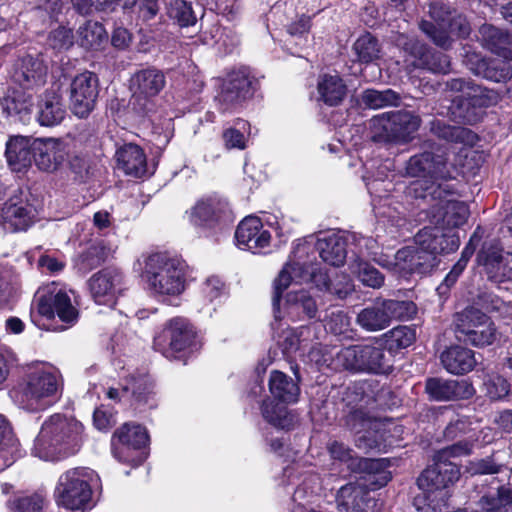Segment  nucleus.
Returning a JSON list of instances; mask_svg holds the SVG:
<instances>
[{"label": "nucleus", "instance_id": "680f3d73", "mask_svg": "<svg viewBox=\"0 0 512 512\" xmlns=\"http://www.w3.org/2000/svg\"><path fill=\"white\" fill-rule=\"evenodd\" d=\"M32 103L24 95L8 96L4 99L3 108L8 115L29 114Z\"/></svg>", "mask_w": 512, "mask_h": 512}, {"label": "nucleus", "instance_id": "4be33fe9", "mask_svg": "<svg viewBox=\"0 0 512 512\" xmlns=\"http://www.w3.org/2000/svg\"><path fill=\"white\" fill-rule=\"evenodd\" d=\"M253 78L247 68H240L229 74L218 96L220 110L225 113L237 108L251 96Z\"/></svg>", "mask_w": 512, "mask_h": 512}, {"label": "nucleus", "instance_id": "2f4dec72", "mask_svg": "<svg viewBox=\"0 0 512 512\" xmlns=\"http://www.w3.org/2000/svg\"><path fill=\"white\" fill-rule=\"evenodd\" d=\"M47 67L38 56L26 55L14 67L13 79L24 89H33L45 83Z\"/></svg>", "mask_w": 512, "mask_h": 512}, {"label": "nucleus", "instance_id": "13d9d810", "mask_svg": "<svg viewBox=\"0 0 512 512\" xmlns=\"http://www.w3.org/2000/svg\"><path fill=\"white\" fill-rule=\"evenodd\" d=\"M484 389L486 396L491 400H500L509 394L510 384L503 376L494 374L487 376Z\"/></svg>", "mask_w": 512, "mask_h": 512}, {"label": "nucleus", "instance_id": "7c9ffc66", "mask_svg": "<svg viewBox=\"0 0 512 512\" xmlns=\"http://www.w3.org/2000/svg\"><path fill=\"white\" fill-rule=\"evenodd\" d=\"M235 238L239 247L256 253L269 246L271 234L258 217L248 216L239 223Z\"/></svg>", "mask_w": 512, "mask_h": 512}, {"label": "nucleus", "instance_id": "864d4df0", "mask_svg": "<svg viewBox=\"0 0 512 512\" xmlns=\"http://www.w3.org/2000/svg\"><path fill=\"white\" fill-rule=\"evenodd\" d=\"M389 350L403 349L413 344L416 339L415 329L398 326L383 335Z\"/></svg>", "mask_w": 512, "mask_h": 512}, {"label": "nucleus", "instance_id": "39448f33", "mask_svg": "<svg viewBox=\"0 0 512 512\" xmlns=\"http://www.w3.org/2000/svg\"><path fill=\"white\" fill-rule=\"evenodd\" d=\"M186 263L168 253H154L145 258L143 276L158 297H176L186 288Z\"/></svg>", "mask_w": 512, "mask_h": 512}, {"label": "nucleus", "instance_id": "423d86ee", "mask_svg": "<svg viewBox=\"0 0 512 512\" xmlns=\"http://www.w3.org/2000/svg\"><path fill=\"white\" fill-rule=\"evenodd\" d=\"M268 385L271 395L280 403L270 399L265 400L261 406L263 418L277 428H292L295 419L286 405L298 401L300 395L298 383L285 373L274 370L270 374Z\"/></svg>", "mask_w": 512, "mask_h": 512}, {"label": "nucleus", "instance_id": "338daca9", "mask_svg": "<svg viewBox=\"0 0 512 512\" xmlns=\"http://www.w3.org/2000/svg\"><path fill=\"white\" fill-rule=\"evenodd\" d=\"M310 29V17L302 15L297 21L291 23L287 31L292 38L299 39L296 45L303 46L307 42Z\"/></svg>", "mask_w": 512, "mask_h": 512}, {"label": "nucleus", "instance_id": "9b49d317", "mask_svg": "<svg viewBox=\"0 0 512 512\" xmlns=\"http://www.w3.org/2000/svg\"><path fill=\"white\" fill-rule=\"evenodd\" d=\"M420 125V117L410 111L383 113L372 120V139L383 143H407Z\"/></svg>", "mask_w": 512, "mask_h": 512}, {"label": "nucleus", "instance_id": "37998d69", "mask_svg": "<svg viewBox=\"0 0 512 512\" xmlns=\"http://www.w3.org/2000/svg\"><path fill=\"white\" fill-rule=\"evenodd\" d=\"M320 98L330 106L338 105L346 95V85L339 75H323L318 82Z\"/></svg>", "mask_w": 512, "mask_h": 512}, {"label": "nucleus", "instance_id": "2eb2a0df", "mask_svg": "<svg viewBox=\"0 0 512 512\" xmlns=\"http://www.w3.org/2000/svg\"><path fill=\"white\" fill-rule=\"evenodd\" d=\"M460 470L456 464L442 459L436 454L435 462L427 467L417 479L418 487L427 494V498L434 501L432 495L441 494L443 500L448 496L446 489L459 480Z\"/></svg>", "mask_w": 512, "mask_h": 512}, {"label": "nucleus", "instance_id": "cd10ccee", "mask_svg": "<svg viewBox=\"0 0 512 512\" xmlns=\"http://www.w3.org/2000/svg\"><path fill=\"white\" fill-rule=\"evenodd\" d=\"M35 165L42 171H56L68 157L66 144L55 138L36 139L32 143Z\"/></svg>", "mask_w": 512, "mask_h": 512}, {"label": "nucleus", "instance_id": "a878e982", "mask_svg": "<svg viewBox=\"0 0 512 512\" xmlns=\"http://www.w3.org/2000/svg\"><path fill=\"white\" fill-rule=\"evenodd\" d=\"M35 219V208L18 195L10 197L0 208V224L12 232L27 230Z\"/></svg>", "mask_w": 512, "mask_h": 512}, {"label": "nucleus", "instance_id": "b1692460", "mask_svg": "<svg viewBox=\"0 0 512 512\" xmlns=\"http://www.w3.org/2000/svg\"><path fill=\"white\" fill-rule=\"evenodd\" d=\"M380 471L368 472V479L364 484L348 483L342 486L336 496L337 509L340 512H366L371 501L367 486L372 490L380 488L375 487L369 480L376 481Z\"/></svg>", "mask_w": 512, "mask_h": 512}, {"label": "nucleus", "instance_id": "c03bdc74", "mask_svg": "<svg viewBox=\"0 0 512 512\" xmlns=\"http://www.w3.org/2000/svg\"><path fill=\"white\" fill-rule=\"evenodd\" d=\"M124 392L131 391L135 404L137 406L148 405L154 407L156 405L153 392V382L146 375L132 377L123 389Z\"/></svg>", "mask_w": 512, "mask_h": 512}, {"label": "nucleus", "instance_id": "e2e57ef3", "mask_svg": "<svg viewBox=\"0 0 512 512\" xmlns=\"http://www.w3.org/2000/svg\"><path fill=\"white\" fill-rule=\"evenodd\" d=\"M71 172L74 174L75 179L85 181L89 175L90 165L86 156L82 154H74L66 158Z\"/></svg>", "mask_w": 512, "mask_h": 512}, {"label": "nucleus", "instance_id": "c9c22d12", "mask_svg": "<svg viewBox=\"0 0 512 512\" xmlns=\"http://www.w3.org/2000/svg\"><path fill=\"white\" fill-rule=\"evenodd\" d=\"M315 248L321 259L331 266L343 265L347 257L345 239L333 232L320 234Z\"/></svg>", "mask_w": 512, "mask_h": 512}, {"label": "nucleus", "instance_id": "c85d7f7f", "mask_svg": "<svg viewBox=\"0 0 512 512\" xmlns=\"http://www.w3.org/2000/svg\"><path fill=\"white\" fill-rule=\"evenodd\" d=\"M511 60L483 58L476 52L467 51L464 64L475 75L494 82H505L512 77Z\"/></svg>", "mask_w": 512, "mask_h": 512}, {"label": "nucleus", "instance_id": "dca6fc26", "mask_svg": "<svg viewBox=\"0 0 512 512\" xmlns=\"http://www.w3.org/2000/svg\"><path fill=\"white\" fill-rule=\"evenodd\" d=\"M195 332L183 318H173L164 326L163 330L154 338V349L166 358L177 357V353L191 346Z\"/></svg>", "mask_w": 512, "mask_h": 512}, {"label": "nucleus", "instance_id": "a211bd4d", "mask_svg": "<svg viewBox=\"0 0 512 512\" xmlns=\"http://www.w3.org/2000/svg\"><path fill=\"white\" fill-rule=\"evenodd\" d=\"M37 310L40 315L47 319H53L55 315L65 323L54 330H65L74 325L78 319V311L72 305L67 292L62 289L53 288L39 296Z\"/></svg>", "mask_w": 512, "mask_h": 512}, {"label": "nucleus", "instance_id": "5fc2aeb1", "mask_svg": "<svg viewBox=\"0 0 512 512\" xmlns=\"http://www.w3.org/2000/svg\"><path fill=\"white\" fill-rule=\"evenodd\" d=\"M479 303L488 312L500 318H512V302L504 301L493 293H482L479 295Z\"/></svg>", "mask_w": 512, "mask_h": 512}, {"label": "nucleus", "instance_id": "f03ea898", "mask_svg": "<svg viewBox=\"0 0 512 512\" xmlns=\"http://www.w3.org/2000/svg\"><path fill=\"white\" fill-rule=\"evenodd\" d=\"M83 438L84 427L81 422L55 413L42 423L31 453L43 461H61L80 450Z\"/></svg>", "mask_w": 512, "mask_h": 512}, {"label": "nucleus", "instance_id": "72a5a7b5", "mask_svg": "<svg viewBox=\"0 0 512 512\" xmlns=\"http://www.w3.org/2000/svg\"><path fill=\"white\" fill-rule=\"evenodd\" d=\"M329 452L334 459L343 462L352 461V465L357 463L358 468L370 473L381 470L376 481L369 480L371 484H375V487H383L391 480L390 472L384 469L383 460L354 458L352 455L353 451L343 443L337 441L329 445Z\"/></svg>", "mask_w": 512, "mask_h": 512}, {"label": "nucleus", "instance_id": "052dcab7", "mask_svg": "<svg viewBox=\"0 0 512 512\" xmlns=\"http://www.w3.org/2000/svg\"><path fill=\"white\" fill-rule=\"evenodd\" d=\"M73 39V33L70 29L59 27L49 34L48 45L54 50L63 51L73 45Z\"/></svg>", "mask_w": 512, "mask_h": 512}, {"label": "nucleus", "instance_id": "a19ab883", "mask_svg": "<svg viewBox=\"0 0 512 512\" xmlns=\"http://www.w3.org/2000/svg\"><path fill=\"white\" fill-rule=\"evenodd\" d=\"M32 144L22 136L11 137L6 144L5 155L10 166L21 170L31 163Z\"/></svg>", "mask_w": 512, "mask_h": 512}, {"label": "nucleus", "instance_id": "aec40b11", "mask_svg": "<svg viewBox=\"0 0 512 512\" xmlns=\"http://www.w3.org/2000/svg\"><path fill=\"white\" fill-rule=\"evenodd\" d=\"M98 96V78L85 71L76 75L70 85V105L72 112L79 118L87 117L95 107Z\"/></svg>", "mask_w": 512, "mask_h": 512}, {"label": "nucleus", "instance_id": "ddd939ff", "mask_svg": "<svg viewBox=\"0 0 512 512\" xmlns=\"http://www.w3.org/2000/svg\"><path fill=\"white\" fill-rule=\"evenodd\" d=\"M448 90L460 93L459 117L464 122L473 123L477 120L476 108H484L496 105L500 95L493 89H488L476 84L470 79L453 78L446 82Z\"/></svg>", "mask_w": 512, "mask_h": 512}, {"label": "nucleus", "instance_id": "4468645a", "mask_svg": "<svg viewBox=\"0 0 512 512\" xmlns=\"http://www.w3.org/2000/svg\"><path fill=\"white\" fill-rule=\"evenodd\" d=\"M337 362L347 370L367 371L376 374H386L391 371L390 356L379 345H353L341 349L336 354Z\"/></svg>", "mask_w": 512, "mask_h": 512}, {"label": "nucleus", "instance_id": "8fccbe9b", "mask_svg": "<svg viewBox=\"0 0 512 512\" xmlns=\"http://www.w3.org/2000/svg\"><path fill=\"white\" fill-rule=\"evenodd\" d=\"M47 504V495L37 491L29 495L15 497L10 501V512H42Z\"/></svg>", "mask_w": 512, "mask_h": 512}, {"label": "nucleus", "instance_id": "4d7b16f0", "mask_svg": "<svg viewBox=\"0 0 512 512\" xmlns=\"http://www.w3.org/2000/svg\"><path fill=\"white\" fill-rule=\"evenodd\" d=\"M387 170V165L380 167L377 176L371 181L364 177V180L367 181V189L372 196V205L374 209L377 207V205H381V200L386 198L388 196V192L390 191L388 186H391V183L385 185L383 189L381 188L385 182V179L388 178V174L385 173Z\"/></svg>", "mask_w": 512, "mask_h": 512}, {"label": "nucleus", "instance_id": "774afa93", "mask_svg": "<svg viewBox=\"0 0 512 512\" xmlns=\"http://www.w3.org/2000/svg\"><path fill=\"white\" fill-rule=\"evenodd\" d=\"M93 422L97 429L107 430L114 425L115 419L110 409L101 406L94 411Z\"/></svg>", "mask_w": 512, "mask_h": 512}, {"label": "nucleus", "instance_id": "0e129e2a", "mask_svg": "<svg viewBox=\"0 0 512 512\" xmlns=\"http://www.w3.org/2000/svg\"><path fill=\"white\" fill-rule=\"evenodd\" d=\"M201 294L205 301L213 303L224 294V284L218 277H209L201 286Z\"/></svg>", "mask_w": 512, "mask_h": 512}, {"label": "nucleus", "instance_id": "e433bc0d", "mask_svg": "<svg viewBox=\"0 0 512 512\" xmlns=\"http://www.w3.org/2000/svg\"><path fill=\"white\" fill-rule=\"evenodd\" d=\"M443 367L451 374L463 375L476 366L475 352L469 348L455 345L441 353Z\"/></svg>", "mask_w": 512, "mask_h": 512}, {"label": "nucleus", "instance_id": "f3484780", "mask_svg": "<svg viewBox=\"0 0 512 512\" xmlns=\"http://www.w3.org/2000/svg\"><path fill=\"white\" fill-rule=\"evenodd\" d=\"M88 286L95 303L110 308L126 290L124 275L116 268H105L95 273L90 277Z\"/></svg>", "mask_w": 512, "mask_h": 512}, {"label": "nucleus", "instance_id": "6e6552de", "mask_svg": "<svg viewBox=\"0 0 512 512\" xmlns=\"http://www.w3.org/2000/svg\"><path fill=\"white\" fill-rule=\"evenodd\" d=\"M92 471L72 468L62 473L54 489L58 506L71 511H85L92 507V489L89 484Z\"/></svg>", "mask_w": 512, "mask_h": 512}, {"label": "nucleus", "instance_id": "69168bd1", "mask_svg": "<svg viewBox=\"0 0 512 512\" xmlns=\"http://www.w3.org/2000/svg\"><path fill=\"white\" fill-rule=\"evenodd\" d=\"M470 437L462 441L448 446L437 453L444 460H448L449 457H460L471 454L473 449V440Z\"/></svg>", "mask_w": 512, "mask_h": 512}, {"label": "nucleus", "instance_id": "412c9836", "mask_svg": "<svg viewBox=\"0 0 512 512\" xmlns=\"http://www.w3.org/2000/svg\"><path fill=\"white\" fill-rule=\"evenodd\" d=\"M231 220L229 203L218 196L199 200L190 211L191 223L205 229H213Z\"/></svg>", "mask_w": 512, "mask_h": 512}, {"label": "nucleus", "instance_id": "de8ad7c7", "mask_svg": "<svg viewBox=\"0 0 512 512\" xmlns=\"http://www.w3.org/2000/svg\"><path fill=\"white\" fill-rule=\"evenodd\" d=\"M16 439L11 427L3 415H0V472L13 463Z\"/></svg>", "mask_w": 512, "mask_h": 512}, {"label": "nucleus", "instance_id": "9d476101", "mask_svg": "<svg viewBox=\"0 0 512 512\" xmlns=\"http://www.w3.org/2000/svg\"><path fill=\"white\" fill-rule=\"evenodd\" d=\"M415 313L416 306L411 301L377 300L361 309L355 321L366 332H378L389 327L392 320H408Z\"/></svg>", "mask_w": 512, "mask_h": 512}, {"label": "nucleus", "instance_id": "3c124183", "mask_svg": "<svg viewBox=\"0 0 512 512\" xmlns=\"http://www.w3.org/2000/svg\"><path fill=\"white\" fill-rule=\"evenodd\" d=\"M353 51L361 63H371L380 58V46L375 37L367 33L360 36L353 45Z\"/></svg>", "mask_w": 512, "mask_h": 512}, {"label": "nucleus", "instance_id": "f704fd0d", "mask_svg": "<svg viewBox=\"0 0 512 512\" xmlns=\"http://www.w3.org/2000/svg\"><path fill=\"white\" fill-rule=\"evenodd\" d=\"M405 49L415 58L416 67L433 73L445 74L450 71V60L447 55L434 51L417 40L407 42Z\"/></svg>", "mask_w": 512, "mask_h": 512}, {"label": "nucleus", "instance_id": "bb28decb", "mask_svg": "<svg viewBox=\"0 0 512 512\" xmlns=\"http://www.w3.org/2000/svg\"><path fill=\"white\" fill-rule=\"evenodd\" d=\"M149 436L145 427L139 424L126 423L117 429L112 438V451L121 462H131V450H139L147 445Z\"/></svg>", "mask_w": 512, "mask_h": 512}, {"label": "nucleus", "instance_id": "a18cd8bd", "mask_svg": "<svg viewBox=\"0 0 512 512\" xmlns=\"http://www.w3.org/2000/svg\"><path fill=\"white\" fill-rule=\"evenodd\" d=\"M107 37L104 26L97 21H87L78 29V43L85 49H98Z\"/></svg>", "mask_w": 512, "mask_h": 512}, {"label": "nucleus", "instance_id": "1a4fd4ad", "mask_svg": "<svg viewBox=\"0 0 512 512\" xmlns=\"http://www.w3.org/2000/svg\"><path fill=\"white\" fill-rule=\"evenodd\" d=\"M456 338L465 344L482 348L497 339V328L491 318L475 307H467L454 316Z\"/></svg>", "mask_w": 512, "mask_h": 512}, {"label": "nucleus", "instance_id": "5701e85b", "mask_svg": "<svg viewBox=\"0 0 512 512\" xmlns=\"http://www.w3.org/2000/svg\"><path fill=\"white\" fill-rule=\"evenodd\" d=\"M477 260L492 282L501 284L512 281V253L505 252L498 245H484L477 255Z\"/></svg>", "mask_w": 512, "mask_h": 512}, {"label": "nucleus", "instance_id": "393cba45", "mask_svg": "<svg viewBox=\"0 0 512 512\" xmlns=\"http://www.w3.org/2000/svg\"><path fill=\"white\" fill-rule=\"evenodd\" d=\"M367 383L356 384L347 389L344 401H346L349 411L346 415V425L359 433L370 422L368 408L372 407L376 401L371 396L366 395Z\"/></svg>", "mask_w": 512, "mask_h": 512}, {"label": "nucleus", "instance_id": "20e7f679", "mask_svg": "<svg viewBox=\"0 0 512 512\" xmlns=\"http://www.w3.org/2000/svg\"><path fill=\"white\" fill-rule=\"evenodd\" d=\"M414 190L418 191L419 188L423 190L418 194L419 197L426 199L437 200V203L432 205L428 215L431 228H440L443 233H454L459 236L455 230L463 226L470 215L468 205L453 198V192L450 185L446 182L431 183L429 186L424 187L423 181H416L414 183Z\"/></svg>", "mask_w": 512, "mask_h": 512}, {"label": "nucleus", "instance_id": "bf43d9fd", "mask_svg": "<svg viewBox=\"0 0 512 512\" xmlns=\"http://www.w3.org/2000/svg\"><path fill=\"white\" fill-rule=\"evenodd\" d=\"M327 327L335 335H346L351 331V319L344 311L338 310L330 313Z\"/></svg>", "mask_w": 512, "mask_h": 512}, {"label": "nucleus", "instance_id": "58836bf2", "mask_svg": "<svg viewBox=\"0 0 512 512\" xmlns=\"http://www.w3.org/2000/svg\"><path fill=\"white\" fill-rule=\"evenodd\" d=\"M479 39L482 45L492 53L505 60H512L510 36L501 29L490 24H484L479 28Z\"/></svg>", "mask_w": 512, "mask_h": 512}, {"label": "nucleus", "instance_id": "f8f14e48", "mask_svg": "<svg viewBox=\"0 0 512 512\" xmlns=\"http://www.w3.org/2000/svg\"><path fill=\"white\" fill-rule=\"evenodd\" d=\"M166 85L164 73L154 67L136 71L131 77L132 97L130 104L135 112L150 116L156 112V97Z\"/></svg>", "mask_w": 512, "mask_h": 512}, {"label": "nucleus", "instance_id": "79ce46f5", "mask_svg": "<svg viewBox=\"0 0 512 512\" xmlns=\"http://www.w3.org/2000/svg\"><path fill=\"white\" fill-rule=\"evenodd\" d=\"M430 131L438 138L453 143L473 145L476 140V135L470 129L451 126L441 120L432 121Z\"/></svg>", "mask_w": 512, "mask_h": 512}, {"label": "nucleus", "instance_id": "6ab92c4d", "mask_svg": "<svg viewBox=\"0 0 512 512\" xmlns=\"http://www.w3.org/2000/svg\"><path fill=\"white\" fill-rule=\"evenodd\" d=\"M431 151H424L421 154L412 156L406 166V173L412 177H429L434 181L432 183L445 182L449 175L447 169V158L444 150L437 148L434 153V147L429 145Z\"/></svg>", "mask_w": 512, "mask_h": 512}, {"label": "nucleus", "instance_id": "0eeeda50", "mask_svg": "<svg viewBox=\"0 0 512 512\" xmlns=\"http://www.w3.org/2000/svg\"><path fill=\"white\" fill-rule=\"evenodd\" d=\"M308 281H313L320 290H326L331 294H336L339 298H344L351 290L348 283L343 289H336L329 276L321 271L317 272V269L311 263L289 261L284 265L273 283L274 293L272 305L275 319H281L279 303L282 293L292 283L301 284Z\"/></svg>", "mask_w": 512, "mask_h": 512}, {"label": "nucleus", "instance_id": "ea45409f", "mask_svg": "<svg viewBox=\"0 0 512 512\" xmlns=\"http://www.w3.org/2000/svg\"><path fill=\"white\" fill-rule=\"evenodd\" d=\"M38 108V121L42 126L58 125L62 122L66 114L61 96L53 91L44 93Z\"/></svg>", "mask_w": 512, "mask_h": 512}, {"label": "nucleus", "instance_id": "49530a36", "mask_svg": "<svg viewBox=\"0 0 512 512\" xmlns=\"http://www.w3.org/2000/svg\"><path fill=\"white\" fill-rule=\"evenodd\" d=\"M349 268L365 286L377 289L384 283V276L374 266L360 257L351 261Z\"/></svg>", "mask_w": 512, "mask_h": 512}, {"label": "nucleus", "instance_id": "f257e3e1", "mask_svg": "<svg viewBox=\"0 0 512 512\" xmlns=\"http://www.w3.org/2000/svg\"><path fill=\"white\" fill-rule=\"evenodd\" d=\"M415 246L398 250L394 256L395 270L404 273L427 275L438 265L441 254L456 251L460 237L454 233H443L440 228L424 227L414 237Z\"/></svg>", "mask_w": 512, "mask_h": 512}, {"label": "nucleus", "instance_id": "c756f323", "mask_svg": "<svg viewBox=\"0 0 512 512\" xmlns=\"http://www.w3.org/2000/svg\"><path fill=\"white\" fill-rule=\"evenodd\" d=\"M425 391L435 401L469 399L475 394L473 385L466 380L457 381L442 378L427 379Z\"/></svg>", "mask_w": 512, "mask_h": 512}, {"label": "nucleus", "instance_id": "6e6d98bb", "mask_svg": "<svg viewBox=\"0 0 512 512\" xmlns=\"http://www.w3.org/2000/svg\"><path fill=\"white\" fill-rule=\"evenodd\" d=\"M287 304L291 312H299L301 310L308 318L316 316V302L306 291L289 293L287 295Z\"/></svg>", "mask_w": 512, "mask_h": 512}, {"label": "nucleus", "instance_id": "473e14b6", "mask_svg": "<svg viewBox=\"0 0 512 512\" xmlns=\"http://www.w3.org/2000/svg\"><path fill=\"white\" fill-rule=\"evenodd\" d=\"M429 13L436 24L423 20L420 23V29L433 41V43L443 49L451 46V38L447 32V26L451 19V11L443 4L430 5Z\"/></svg>", "mask_w": 512, "mask_h": 512}, {"label": "nucleus", "instance_id": "09e8293b", "mask_svg": "<svg viewBox=\"0 0 512 512\" xmlns=\"http://www.w3.org/2000/svg\"><path fill=\"white\" fill-rule=\"evenodd\" d=\"M167 15L180 27L193 26L197 22L191 3L185 0H171L167 5Z\"/></svg>", "mask_w": 512, "mask_h": 512}, {"label": "nucleus", "instance_id": "603ef678", "mask_svg": "<svg viewBox=\"0 0 512 512\" xmlns=\"http://www.w3.org/2000/svg\"><path fill=\"white\" fill-rule=\"evenodd\" d=\"M362 102L369 108L380 109L387 106H397L400 102V96L392 89L383 91L367 89L362 94Z\"/></svg>", "mask_w": 512, "mask_h": 512}, {"label": "nucleus", "instance_id": "7ed1b4c3", "mask_svg": "<svg viewBox=\"0 0 512 512\" xmlns=\"http://www.w3.org/2000/svg\"><path fill=\"white\" fill-rule=\"evenodd\" d=\"M63 378L52 365H37L31 368L11 397L15 404L26 411L36 412L55 404L62 395Z\"/></svg>", "mask_w": 512, "mask_h": 512}, {"label": "nucleus", "instance_id": "4c0bfd02", "mask_svg": "<svg viewBox=\"0 0 512 512\" xmlns=\"http://www.w3.org/2000/svg\"><path fill=\"white\" fill-rule=\"evenodd\" d=\"M118 168L125 174L140 178L147 172V160L144 151L136 144H125L116 152Z\"/></svg>", "mask_w": 512, "mask_h": 512}]
</instances>
